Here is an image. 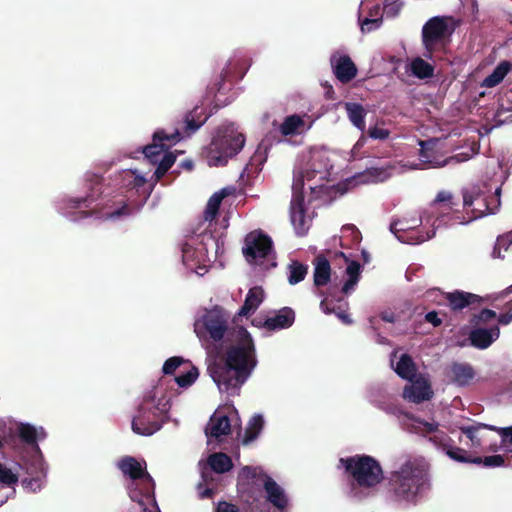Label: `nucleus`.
I'll list each match as a JSON object with an SVG mask.
<instances>
[{"label": "nucleus", "instance_id": "obj_47", "mask_svg": "<svg viewBox=\"0 0 512 512\" xmlns=\"http://www.w3.org/2000/svg\"><path fill=\"white\" fill-rule=\"evenodd\" d=\"M333 74L342 83H347L357 75V66H333Z\"/></svg>", "mask_w": 512, "mask_h": 512}, {"label": "nucleus", "instance_id": "obj_5", "mask_svg": "<svg viewBox=\"0 0 512 512\" xmlns=\"http://www.w3.org/2000/svg\"><path fill=\"white\" fill-rule=\"evenodd\" d=\"M434 141L420 142L421 150L419 154L420 163H411V164H399V165H389L386 167H372L367 169L366 171L355 175L349 183L351 185L357 184H368V183H378L383 182L389 179L393 172L402 173L406 169L415 170V169H424L427 167L438 168L449 165L451 163H460L467 161L469 159L468 154H457L452 157H448L442 159L436 150L434 149Z\"/></svg>", "mask_w": 512, "mask_h": 512}, {"label": "nucleus", "instance_id": "obj_19", "mask_svg": "<svg viewBox=\"0 0 512 512\" xmlns=\"http://www.w3.org/2000/svg\"><path fill=\"white\" fill-rule=\"evenodd\" d=\"M410 381L411 383L407 385L403 391V397L405 399L414 403H420L432 397L433 392L426 378L419 377Z\"/></svg>", "mask_w": 512, "mask_h": 512}, {"label": "nucleus", "instance_id": "obj_3", "mask_svg": "<svg viewBox=\"0 0 512 512\" xmlns=\"http://www.w3.org/2000/svg\"><path fill=\"white\" fill-rule=\"evenodd\" d=\"M231 193L229 188L215 192L208 200L204 220L187 236L181 247L182 263L185 268L199 276L207 273L216 258L218 241L213 237V220L218 214L222 200Z\"/></svg>", "mask_w": 512, "mask_h": 512}, {"label": "nucleus", "instance_id": "obj_62", "mask_svg": "<svg viewBox=\"0 0 512 512\" xmlns=\"http://www.w3.org/2000/svg\"><path fill=\"white\" fill-rule=\"evenodd\" d=\"M212 489L207 487L202 489L201 484L198 486V493L201 498H209L212 495Z\"/></svg>", "mask_w": 512, "mask_h": 512}, {"label": "nucleus", "instance_id": "obj_27", "mask_svg": "<svg viewBox=\"0 0 512 512\" xmlns=\"http://www.w3.org/2000/svg\"><path fill=\"white\" fill-rule=\"evenodd\" d=\"M449 375L454 383L465 386L474 379L475 372L469 364L454 363L450 367Z\"/></svg>", "mask_w": 512, "mask_h": 512}, {"label": "nucleus", "instance_id": "obj_33", "mask_svg": "<svg viewBox=\"0 0 512 512\" xmlns=\"http://www.w3.org/2000/svg\"><path fill=\"white\" fill-rule=\"evenodd\" d=\"M404 73L397 69V73L402 77L403 81L409 83L411 77L418 79H426L433 76L434 66H402Z\"/></svg>", "mask_w": 512, "mask_h": 512}, {"label": "nucleus", "instance_id": "obj_46", "mask_svg": "<svg viewBox=\"0 0 512 512\" xmlns=\"http://www.w3.org/2000/svg\"><path fill=\"white\" fill-rule=\"evenodd\" d=\"M512 244V231L508 232L507 234H504L502 236H499L497 238V241L495 243L492 257L493 258H503L502 252L507 251L509 246Z\"/></svg>", "mask_w": 512, "mask_h": 512}, {"label": "nucleus", "instance_id": "obj_12", "mask_svg": "<svg viewBox=\"0 0 512 512\" xmlns=\"http://www.w3.org/2000/svg\"><path fill=\"white\" fill-rule=\"evenodd\" d=\"M483 190L479 185H473L463 190V205L466 208L473 207L472 216L468 220H459L458 223L466 224L483 216L494 214L500 207L501 187L495 186L493 195L487 197L484 194L492 188L486 184Z\"/></svg>", "mask_w": 512, "mask_h": 512}, {"label": "nucleus", "instance_id": "obj_63", "mask_svg": "<svg viewBox=\"0 0 512 512\" xmlns=\"http://www.w3.org/2000/svg\"><path fill=\"white\" fill-rule=\"evenodd\" d=\"M366 143V138L365 136H361L358 141L356 142V144L354 145L353 149H352V153L354 154L357 150H359L360 148H362Z\"/></svg>", "mask_w": 512, "mask_h": 512}, {"label": "nucleus", "instance_id": "obj_18", "mask_svg": "<svg viewBox=\"0 0 512 512\" xmlns=\"http://www.w3.org/2000/svg\"><path fill=\"white\" fill-rule=\"evenodd\" d=\"M335 260L342 266L345 265V274L348 279L342 287V291L345 294H349L354 290V287L360 278V265L357 261L351 259V255H347L344 252L335 253Z\"/></svg>", "mask_w": 512, "mask_h": 512}, {"label": "nucleus", "instance_id": "obj_45", "mask_svg": "<svg viewBox=\"0 0 512 512\" xmlns=\"http://www.w3.org/2000/svg\"><path fill=\"white\" fill-rule=\"evenodd\" d=\"M199 377V371L196 367L191 366L187 371L175 378V382L181 388L190 387Z\"/></svg>", "mask_w": 512, "mask_h": 512}, {"label": "nucleus", "instance_id": "obj_55", "mask_svg": "<svg viewBox=\"0 0 512 512\" xmlns=\"http://www.w3.org/2000/svg\"><path fill=\"white\" fill-rule=\"evenodd\" d=\"M401 6L402 3H400L398 0H393L391 2L390 0H385L383 10L387 16L395 17L399 13Z\"/></svg>", "mask_w": 512, "mask_h": 512}, {"label": "nucleus", "instance_id": "obj_31", "mask_svg": "<svg viewBox=\"0 0 512 512\" xmlns=\"http://www.w3.org/2000/svg\"><path fill=\"white\" fill-rule=\"evenodd\" d=\"M334 241L338 242L342 248H352L360 243L361 233L354 225L347 224L341 228L340 236L335 237Z\"/></svg>", "mask_w": 512, "mask_h": 512}, {"label": "nucleus", "instance_id": "obj_60", "mask_svg": "<svg viewBox=\"0 0 512 512\" xmlns=\"http://www.w3.org/2000/svg\"><path fill=\"white\" fill-rule=\"evenodd\" d=\"M425 319L435 327L442 323V320L438 317V313L435 311L428 312Z\"/></svg>", "mask_w": 512, "mask_h": 512}, {"label": "nucleus", "instance_id": "obj_28", "mask_svg": "<svg viewBox=\"0 0 512 512\" xmlns=\"http://www.w3.org/2000/svg\"><path fill=\"white\" fill-rule=\"evenodd\" d=\"M295 319L294 311L290 308H283L265 321V326L270 330H280L290 327Z\"/></svg>", "mask_w": 512, "mask_h": 512}, {"label": "nucleus", "instance_id": "obj_11", "mask_svg": "<svg viewBox=\"0 0 512 512\" xmlns=\"http://www.w3.org/2000/svg\"><path fill=\"white\" fill-rule=\"evenodd\" d=\"M439 218L432 221L423 211L419 217L395 220L390 224V231L402 243L417 245L435 236Z\"/></svg>", "mask_w": 512, "mask_h": 512}, {"label": "nucleus", "instance_id": "obj_41", "mask_svg": "<svg viewBox=\"0 0 512 512\" xmlns=\"http://www.w3.org/2000/svg\"><path fill=\"white\" fill-rule=\"evenodd\" d=\"M510 66H496L493 72L488 75L481 83L482 87L493 88L503 81L509 72Z\"/></svg>", "mask_w": 512, "mask_h": 512}, {"label": "nucleus", "instance_id": "obj_40", "mask_svg": "<svg viewBox=\"0 0 512 512\" xmlns=\"http://www.w3.org/2000/svg\"><path fill=\"white\" fill-rule=\"evenodd\" d=\"M475 297L476 295L474 294L456 291L454 293L447 294L446 301L449 302L453 309H462L471 303Z\"/></svg>", "mask_w": 512, "mask_h": 512}, {"label": "nucleus", "instance_id": "obj_14", "mask_svg": "<svg viewBox=\"0 0 512 512\" xmlns=\"http://www.w3.org/2000/svg\"><path fill=\"white\" fill-rule=\"evenodd\" d=\"M243 253L251 265L265 269L276 265L273 262L272 241L261 232L254 231L246 236Z\"/></svg>", "mask_w": 512, "mask_h": 512}, {"label": "nucleus", "instance_id": "obj_37", "mask_svg": "<svg viewBox=\"0 0 512 512\" xmlns=\"http://www.w3.org/2000/svg\"><path fill=\"white\" fill-rule=\"evenodd\" d=\"M207 120V116H203L202 109L199 110L196 107L191 111L185 118V132L187 136H190L196 130H198Z\"/></svg>", "mask_w": 512, "mask_h": 512}, {"label": "nucleus", "instance_id": "obj_2", "mask_svg": "<svg viewBox=\"0 0 512 512\" xmlns=\"http://www.w3.org/2000/svg\"><path fill=\"white\" fill-rule=\"evenodd\" d=\"M331 168L329 152L325 149H313L309 152L305 166L294 173L290 220L297 235H305L312 221L304 202L305 186L310 190V200L319 198L325 189Z\"/></svg>", "mask_w": 512, "mask_h": 512}, {"label": "nucleus", "instance_id": "obj_54", "mask_svg": "<svg viewBox=\"0 0 512 512\" xmlns=\"http://www.w3.org/2000/svg\"><path fill=\"white\" fill-rule=\"evenodd\" d=\"M427 301L442 304L446 302L447 294H443L439 289H430L425 293Z\"/></svg>", "mask_w": 512, "mask_h": 512}, {"label": "nucleus", "instance_id": "obj_59", "mask_svg": "<svg viewBox=\"0 0 512 512\" xmlns=\"http://www.w3.org/2000/svg\"><path fill=\"white\" fill-rule=\"evenodd\" d=\"M498 322L503 325H507L512 322V301L508 305V312L501 314L498 317Z\"/></svg>", "mask_w": 512, "mask_h": 512}, {"label": "nucleus", "instance_id": "obj_7", "mask_svg": "<svg viewBox=\"0 0 512 512\" xmlns=\"http://www.w3.org/2000/svg\"><path fill=\"white\" fill-rule=\"evenodd\" d=\"M170 409L169 399L161 388H154L143 398L132 420V430L139 435L150 436L160 430Z\"/></svg>", "mask_w": 512, "mask_h": 512}, {"label": "nucleus", "instance_id": "obj_52", "mask_svg": "<svg viewBox=\"0 0 512 512\" xmlns=\"http://www.w3.org/2000/svg\"><path fill=\"white\" fill-rule=\"evenodd\" d=\"M330 64H354L350 56L342 50L335 51L330 57Z\"/></svg>", "mask_w": 512, "mask_h": 512}, {"label": "nucleus", "instance_id": "obj_20", "mask_svg": "<svg viewBox=\"0 0 512 512\" xmlns=\"http://www.w3.org/2000/svg\"><path fill=\"white\" fill-rule=\"evenodd\" d=\"M19 475L11 468L0 463V506L3 505L14 492Z\"/></svg>", "mask_w": 512, "mask_h": 512}, {"label": "nucleus", "instance_id": "obj_35", "mask_svg": "<svg viewBox=\"0 0 512 512\" xmlns=\"http://www.w3.org/2000/svg\"><path fill=\"white\" fill-rule=\"evenodd\" d=\"M207 464L216 473H225L233 466L231 458L221 452L211 454L207 459Z\"/></svg>", "mask_w": 512, "mask_h": 512}, {"label": "nucleus", "instance_id": "obj_48", "mask_svg": "<svg viewBox=\"0 0 512 512\" xmlns=\"http://www.w3.org/2000/svg\"><path fill=\"white\" fill-rule=\"evenodd\" d=\"M412 427L416 433L423 435H428L438 431V423L434 421L426 422L420 419H415L413 420Z\"/></svg>", "mask_w": 512, "mask_h": 512}, {"label": "nucleus", "instance_id": "obj_21", "mask_svg": "<svg viewBox=\"0 0 512 512\" xmlns=\"http://www.w3.org/2000/svg\"><path fill=\"white\" fill-rule=\"evenodd\" d=\"M499 335L500 330L496 325L490 328L477 327L471 331L469 339L474 347L486 349L499 338Z\"/></svg>", "mask_w": 512, "mask_h": 512}, {"label": "nucleus", "instance_id": "obj_42", "mask_svg": "<svg viewBox=\"0 0 512 512\" xmlns=\"http://www.w3.org/2000/svg\"><path fill=\"white\" fill-rule=\"evenodd\" d=\"M307 271L308 267L306 265L293 261L288 266V282L291 285L301 282L305 278Z\"/></svg>", "mask_w": 512, "mask_h": 512}, {"label": "nucleus", "instance_id": "obj_8", "mask_svg": "<svg viewBox=\"0 0 512 512\" xmlns=\"http://www.w3.org/2000/svg\"><path fill=\"white\" fill-rule=\"evenodd\" d=\"M454 31L455 23L452 17L434 16L430 18L422 27L424 57L433 62L444 60L442 55L447 53Z\"/></svg>", "mask_w": 512, "mask_h": 512}, {"label": "nucleus", "instance_id": "obj_36", "mask_svg": "<svg viewBox=\"0 0 512 512\" xmlns=\"http://www.w3.org/2000/svg\"><path fill=\"white\" fill-rule=\"evenodd\" d=\"M264 427V418L261 414H255L249 421L245 436L243 439L244 444L254 441L261 433Z\"/></svg>", "mask_w": 512, "mask_h": 512}, {"label": "nucleus", "instance_id": "obj_51", "mask_svg": "<svg viewBox=\"0 0 512 512\" xmlns=\"http://www.w3.org/2000/svg\"><path fill=\"white\" fill-rule=\"evenodd\" d=\"M497 432L501 436L502 447L506 452L512 453V426L499 428Z\"/></svg>", "mask_w": 512, "mask_h": 512}, {"label": "nucleus", "instance_id": "obj_24", "mask_svg": "<svg viewBox=\"0 0 512 512\" xmlns=\"http://www.w3.org/2000/svg\"><path fill=\"white\" fill-rule=\"evenodd\" d=\"M312 123L309 117L291 115L283 121L279 130L284 136L301 134L308 131L312 127Z\"/></svg>", "mask_w": 512, "mask_h": 512}, {"label": "nucleus", "instance_id": "obj_39", "mask_svg": "<svg viewBox=\"0 0 512 512\" xmlns=\"http://www.w3.org/2000/svg\"><path fill=\"white\" fill-rule=\"evenodd\" d=\"M121 179L123 186L129 188V189H137L142 187L146 179L143 175L137 172V170H124L121 173Z\"/></svg>", "mask_w": 512, "mask_h": 512}, {"label": "nucleus", "instance_id": "obj_17", "mask_svg": "<svg viewBox=\"0 0 512 512\" xmlns=\"http://www.w3.org/2000/svg\"><path fill=\"white\" fill-rule=\"evenodd\" d=\"M25 469L29 478L22 480L23 487L32 492L40 490L44 485L46 476V468L42 458L36 455L31 461L25 463Z\"/></svg>", "mask_w": 512, "mask_h": 512}, {"label": "nucleus", "instance_id": "obj_4", "mask_svg": "<svg viewBox=\"0 0 512 512\" xmlns=\"http://www.w3.org/2000/svg\"><path fill=\"white\" fill-rule=\"evenodd\" d=\"M390 484L401 507H416L430 490L427 462L419 457L405 459L391 472Z\"/></svg>", "mask_w": 512, "mask_h": 512}, {"label": "nucleus", "instance_id": "obj_10", "mask_svg": "<svg viewBox=\"0 0 512 512\" xmlns=\"http://www.w3.org/2000/svg\"><path fill=\"white\" fill-rule=\"evenodd\" d=\"M244 143V135L233 124L219 129L206 150L205 157L208 165H225L229 158L242 149Z\"/></svg>", "mask_w": 512, "mask_h": 512}, {"label": "nucleus", "instance_id": "obj_56", "mask_svg": "<svg viewBox=\"0 0 512 512\" xmlns=\"http://www.w3.org/2000/svg\"><path fill=\"white\" fill-rule=\"evenodd\" d=\"M482 462L487 467H498L504 464V459L501 455H492L485 457Z\"/></svg>", "mask_w": 512, "mask_h": 512}, {"label": "nucleus", "instance_id": "obj_6", "mask_svg": "<svg viewBox=\"0 0 512 512\" xmlns=\"http://www.w3.org/2000/svg\"><path fill=\"white\" fill-rule=\"evenodd\" d=\"M117 465L128 479L127 490L130 499L139 505L142 512H160L154 499V480L146 470V462L128 456L121 459Z\"/></svg>", "mask_w": 512, "mask_h": 512}, {"label": "nucleus", "instance_id": "obj_29", "mask_svg": "<svg viewBox=\"0 0 512 512\" xmlns=\"http://www.w3.org/2000/svg\"><path fill=\"white\" fill-rule=\"evenodd\" d=\"M264 299V291L261 287H253L248 291L244 304L239 310V316H249L253 314Z\"/></svg>", "mask_w": 512, "mask_h": 512}, {"label": "nucleus", "instance_id": "obj_16", "mask_svg": "<svg viewBox=\"0 0 512 512\" xmlns=\"http://www.w3.org/2000/svg\"><path fill=\"white\" fill-rule=\"evenodd\" d=\"M453 206L452 194L448 191H440L434 201L427 209L424 210V212L432 221L439 218L436 226L440 228L441 226L448 224L449 221L446 220L447 214L445 212L452 210Z\"/></svg>", "mask_w": 512, "mask_h": 512}, {"label": "nucleus", "instance_id": "obj_58", "mask_svg": "<svg viewBox=\"0 0 512 512\" xmlns=\"http://www.w3.org/2000/svg\"><path fill=\"white\" fill-rule=\"evenodd\" d=\"M130 211L128 210L126 205H122L121 208L106 214L107 219L115 220L120 218L121 216L129 215Z\"/></svg>", "mask_w": 512, "mask_h": 512}, {"label": "nucleus", "instance_id": "obj_9", "mask_svg": "<svg viewBox=\"0 0 512 512\" xmlns=\"http://www.w3.org/2000/svg\"><path fill=\"white\" fill-rule=\"evenodd\" d=\"M182 139L179 130L169 132L167 130H158L153 134V143L147 145L143 153L145 157L152 163L158 164L154 176L158 181L167 170L174 164L177 155L168 151L172 145H175Z\"/></svg>", "mask_w": 512, "mask_h": 512}, {"label": "nucleus", "instance_id": "obj_22", "mask_svg": "<svg viewBox=\"0 0 512 512\" xmlns=\"http://www.w3.org/2000/svg\"><path fill=\"white\" fill-rule=\"evenodd\" d=\"M236 68L237 66H223L211 90L217 91L218 93L230 90L234 83L245 74L244 71H237Z\"/></svg>", "mask_w": 512, "mask_h": 512}, {"label": "nucleus", "instance_id": "obj_43", "mask_svg": "<svg viewBox=\"0 0 512 512\" xmlns=\"http://www.w3.org/2000/svg\"><path fill=\"white\" fill-rule=\"evenodd\" d=\"M446 454L453 460L463 463L480 464L482 459L480 457L471 458L467 455L464 449L458 447H450L447 449Z\"/></svg>", "mask_w": 512, "mask_h": 512}, {"label": "nucleus", "instance_id": "obj_30", "mask_svg": "<svg viewBox=\"0 0 512 512\" xmlns=\"http://www.w3.org/2000/svg\"><path fill=\"white\" fill-rule=\"evenodd\" d=\"M344 107L347 112L348 119L353 124V126L359 129L361 132H364L366 128L365 117L367 115L365 108L361 104L354 102H346Z\"/></svg>", "mask_w": 512, "mask_h": 512}, {"label": "nucleus", "instance_id": "obj_44", "mask_svg": "<svg viewBox=\"0 0 512 512\" xmlns=\"http://www.w3.org/2000/svg\"><path fill=\"white\" fill-rule=\"evenodd\" d=\"M320 308L326 314L335 313L337 317L345 324L351 323V319L344 311L340 309V306L337 308L332 306V300L329 297H325L321 301Z\"/></svg>", "mask_w": 512, "mask_h": 512}, {"label": "nucleus", "instance_id": "obj_25", "mask_svg": "<svg viewBox=\"0 0 512 512\" xmlns=\"http://www.w3.org/2000/svg\"><path fill=\"white\" fill-rule=\"evenodd\" d=\"M264 489L267 494V499L276 508L282 510L288 504V498L284 489L279 486L272 478L267 477L264 482Z\"/></svg>", "mask_w": 512, "mask_h": 512}, {"label": "nucleus", "instance_id": "obj_34", "mask_svg": "<svg viewBox=\"0 0 512 512\" xmlns=\"http://www.w3.org/2000/svg\"><path fill=\"white\" fill-rule=\"evenodd\" d=\"M330 264L325 257H317L314 268V285L317 287L326 285L330 280Z\"/></svg>", "mask_w": 512, "mask_h": 512}, {"label": "nucleus", "instance_id": "obj_13", "mask_svg": "<svg viewBox=\"0 0 512 512\" xmlns=\"http://www.w3.org/2000/svg\"><path fill=\"white\" fill-rule=\"evenodd\" d=\"M340 462L359 487L372 488L383 480V470L371 456L356 455Z\"/></svg>", "mask_w": 512, "mask_h": 512}, {"label": "nucleus", "instance_id": "obj_38", "mask_svg": "<svg viewBox=\"0 0 512 512\" xmlns=\"http://www.w3.org/2000/svg\"><path fill=\"white\" fill-rule=\"evenodd\" d=\"M361 24L362 32H370L376 28H378L382 23V17L380 14V6L375 5L369 10V17L364 18L363 20L359 19Z\"/></svg>", "mask_w": 512, "mask_h": 512}, {"label": "nucleus", "instance_id": "obj_23", "mask_svg": "<svg viewBox=\"0 0 512 512\" xmlns=\"http://www.w3.org/2000/svg\"><path fill=\"white\" fill-rule=\"evenodd\" d=\"M497 429L496 426L482 423L460 427L461 432L470 440L471 447L473 448L482 447L486 443L485 430L497 431Z\"/></svg>", "mask_w": 512, "mask_h": 512}, {"label": "nucleus", "instance_id": "obj_64", "mask_svg": "<svg viewBox=\"0 0 512 512\" xmlns=\"http://www.w3.org/2000/svg\"><path fill=\"white\" fill-rule=\"evenodd\" d=\"M250 476H254L253 469L248 466L242 468V470L240 472V477H250Z\"/></svg>", "mask_w": 512, "mask_h": 512}, {"label": "nucleus", "instance_id": "obj_53", "mask_svg": "<svg viewBox=\"0 0 512 512\" xmlns=\"http://www.w3.org/2000/svg\"><path fill=\"white\" fill-rule=\"evenodd\" d=\"M368 135L375 140H385L390 136V131L382 127L373 126L368 129Z\"/></svg>", "mask_w": 512, "mask_h": 512}, {"label": "nucleus", "instance_id": "obj_50", "mask_svg": "<svg viewBox=\"0 0 512 512\" xmlns=\"http://www.w3.org/2000/svg\"><path fill=\"white\" fill-rule=\"evenodd\" d=\"M188 361H186L184 358L179 356H174L169 359H167L163 365L162 371L166 375L173 374L177 368H179L183 364H187Z\"/></svg>", "mask_w": 512, "mask_h": 512}, {"label": "nucleus", "instance_id": "obj_1", "mask_svg": "<svg viewBox=\"0 0 512 512\" xmlns=\"http://www.w3.org/2000/svg\"><path fill=\"white\" fill-rule=\"evenodd\" d=\"M229 316L221 308L206 310L194 322V332L205 344L222 342L225 351L210 349L208 371L222 393L238 394L257 365L253 340L243 327L229 328Z\"/></svg>", "mask_w": 512, "mask_h": 512}, {"label": "nucleus", "instance_id": "obj_32", "mask_svg": "<svg viewBox=\"0 0 512 512\" xmlns=\"http://www.w3.org/2000/svg\"><path fill=\"white\" fill-rule=\"evenodd\" d=\"M16 431L20 438L27 443H36L38 440H41L46 436L42 427H35L30 424H18Z\"/></svg>", "mask_w": 512, "mask_h": 512}, {"label": "nucleus", "instance_id": "obj_57", "mask_svg": "<svg viewBox=\"0 0 512 512\" xmlns=\"http://www.w3.org/2000/svg\"><path fill=\"white\" fill-rule=\"evenodd\" d=\"M496 317V313L493 310L490 309H484L477 315V322L478 323H486L491 319H494Z\"/></svg>", "mask_w": 512, "mask_h": 512}, {"label": "nucleus", "instance_id": "obj_61", "mask_svg": "<svg viewBox=\"0 0 512 512\" xmlns=\"http://www.w3.org/2000/svg\"><path fill=\"white\" fill-rule=\"evenodd\" d=\"M216 512H237L235 506L226 502H220Z\"/></svg>", "mask_w": 512, "mask_h": 512}, {"label": "nucleus", "instance_id": "obj_49", "mask_svg": "<svg viewBox=\"0 0 512 512\" xmlns=\"http://www.w3.org/2000/svg\"><path fill=\"white\" fill-rule=\"evenodd\" d=\"M88 201H89V198L86 197V198H75V199H69L65 202H63V204L59 207V210L66 216H69V209H74V208H80V207H88Z\"/></svg>", "mask_w": 512, "mask_h": 512}, {"label": "nucleus", "instance_id": "obj_26", "mask_svg": "<svg viewBox=\"0 0 512 512\" xmlns=\"http://www.w3.org/2000/svg\"><path fill=\"white\" fill-rule=\"evenodd\" d=\"M391 365L403 379L412 380L416 375L415 364L407 354H402L397 360V353L395 352L391 358Z\"/></svg>", "mask_w": 512, "mask_h": 512}, {"label": "nucleus", "instance_id": "obj_15", "mask_svg": "<svg viewBox=\"0 0 512 512\" xmlns=\"http://www.w3.org/2000/svg\"><path fill=\"white\" fill-rule=\"evenodd\" d=\"M229 414L236 417L237 411L233 407H226L216 410L210 417L205 429L208 445L211 444L212 439L220 440L230 433L232 424Z\"/></svg>", "mask_w": 512, "mask_h": 512}]
</instances>
